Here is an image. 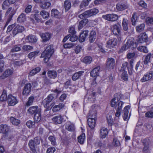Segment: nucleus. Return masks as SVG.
<instances>
[{"mask_svg":"<svg viewBox=\"0 0 153 153\" xmlns=\"http://www.w3.org/2000/svg\"><path fill=\"white\" fill-rule=\"evenodd\" d=\"M97 107V106L95 105L92 106L91 108L92 110L90 111L88 116V125L91 129L94 128L96 124Z\"/></svg>","mask_w":153,"mask_h":153,"instance_id":"1","label":"nucleus"},{"mask_svg":"<svg viewBox=\"0 0 153 153\" xmlns=\"http://www.w3.org/2000/svg\"><path fill=\"white\" fill-rule=\"evenodd\" d=\"M54 52V50L52 45H49L47 46L41 55L42 57H44V61L45 63H46L48 61Z\"/></svg>","mask_w":153,"mask_h":153,"instance_id":"2","label":"nucleus"},{"mask_svg":"<svg viewBox=\"0 0 153 153\" xmlns=\"http://www.w3.org/2000/svg\"><path fill=\"white\" fill-rule=\"evenodd\" d=\"M99 10L96 9H93L85 11L82 14L79 15L78 17L81 19H83L93 15H95L98 13Z\"/></svg>","mask_w":153,"mask_h":153,"instance_id":"3","label":"nucleus"},{"mask_svg":"<svg viewBox=\"0 0 153 153\" xmlns=\"http://www.w3.org/2000/svg\"><path fill=\"white\" fill-rule=\"evenodd\" d=\"M102 18L108 21L114 22L118 19L119 17L116 14L112 13L102 15Z\"/></svg>","mask_w":153,"mask_h":153,"instance_id":"4","label":"nucleus"},{"mask_svg":"<svg viewBox=\"0 0 153 153\" xmlns=\"http://www.w3.org/2000/svg\"><path fill=\"white\" fill-rule=\"evenodd\" d=\"M28 145L30 149L33 153H37L38 152H39V148L35 144L33 140H29Z\"/></svg>","mask_w":153,"mask_h":153,"instance_id":"5","label":"nucleus"},{"mask_svg":"<svg viewBox=\"0 0 153 153\" xmlns=\"http://www.w3.org/2000/svg\"><path fill=\"white\" fill-rule=\"evenodd\" d=\"M18 102V100L16 97L11 94L8 96L7 103L9 106H13L17 104Z\"/></svg>","mask_w":153,"mask_h":153,"instance_id":"6","label":"nucleus"},{"mask_svg":"<svg viewBox=\"0 0 153 153\" xmlns=\"http://www.w3.org/2000/svg\"><path fill=\"white\" fill-rule=\"evenodd\" d=\"M115 62L114 59L111 58H108L107 61L106 68L110 70L113 69L115 65Z\"/></svg>","mask_w":153,"mask_h":153,"instance_id":"7","label":"nucleus"},{"mask_svg":"<svg viewBox=\"0 0 153 153\" xmlns=\"http://www.w3.org/2000/svg\"><path fill=\"white\" fill-rule=\"evenodd\" d=\"M125 45L128 49L131 48L132 49L136 48L137 46V44L134 42V39L133 38L128 39Z\"/></svg>","mask_w":153,"mask_h":153,"instance_id":"8","label":"nucleus"},{"mask_svg":"<svg viewBox=\"0 0 153 153\" xmlns=\"http://www.w3.org/2000/svg\"><path fill=\"white\" fill-rule=\"evenodd\" d=\"M117 43V40L116 39L113 38L109 40L106 44V47L111 49L115 46Z\"/></svg>","mask_w":153,"mask_h":153,"instance_id":"9","label":"nucleus"},{"mask_svg":"<svg viewBox=\"0 0 153 153\" xmlns=\"http://www.w3.org/2000/svg\"><path fill=\"white\" fill-rule=\"evenodd\" d=\"M130 108L129 105H127L125 107L124 110H123V117L124 120L125 121L128 120L130 117L131 114L130 113L129 116H128V110Z\"/></svg>","mask_w":153,"mask_h":153,"instance_id":"10","label":"nucleus"},{"mask_svg":"<svg viewBox=\"0 0 153 153\" xmlns=\"http://www.w3.org/2000/svg\"><path fill=\"white\" fill-rule=\"evenodd\" d=\"M152 78L153 79V71H150L148 73H147L144 75L141 79V81L142 82H144Z\"/></svg>","mask_w":153,"mask_h":153,"instance_id":"11","label":"nucleus"},{"mask_svg":"<svg viewBox=\"0 0 153 153\" xmlns=\"http://www.w3.org/2000/svg\"><path fill=\"white\" fill-rule=\"evenodd\" d=\"M111 30L115 35L120 34V26L119 25H114L111 26Z\"/></svg>","mask_w":153,"mask_h":153,"instance_id":"12","label":"nucleus"},{"mask_svg":"<svg viewBox=\"0 0 153 153\" xmlns=\"http://www.w3.org/2000/svg\"><path fill=\"white\" fill-rule=\"evenodd\" d=\"M120 99V96L117 94H115L114 98L111 100V106L113 107H115L117 103L119 102Z\"/></svg>","mask_w":153,"mask_h":153,"instance_id":"13","label":"nucleus"},{"mask_svg":"<svg viewBox=\"0 0 153 153\" xmlns=\"http://www.w3.org/2000/svg\"><path fill=\"white\" fill-rule=\"evenodd\" d=\"M63 118L61 115L54 116L52 118V122L56 124H61L63 121Z\"/></svg>","mask_w":153,"mask_h":153,"instance_id":"14","label":"nucleus"},{"mask_svg":"<svg viewBox=\"0 0 153 153\" xmlns=\"http://www.w3.org/2000/svg\"><path fill=\"white\" fill-rule=\"evenodd\" d=\"M25 28L23 26L18 25H17L14 29L13 33L15 36L19 33H21L24 31Z\"/></svg>","mask_w":153,"mask_h":153,"instance_id":"15","label":"nucleus"},{"mask_svg":"<svg viewBox=\"0 0 153 153\" xmlns=\"http://www.w3.org/2000/svg\"><path fill=\"white\" fill-rule=\"evenodd\" d=\"M148 41V38L147 35L145 33L141 34L138 37V42L141 43L146 42Z\"/></svg>","mask_w":153,"mask_h":153,"instance_id":"16","label":"nucleus"},{"mask_svg":"<svg viewBox=\"0 0 153 153\" xmlns=\"http://www.w3.org/2000/svg\"><path fill=\"white\" fill-rule=\"evenodd\" d=\"M95 93L94 92L89 90L87 92L85 98H87L91 101H94V100L95 98Z\"/></svg>","mask_w":153,"mask_h":153,"instance_id":"17","label":"nucleus"},{"mask_svg":"<svg viewBox=\"0 0 153 153\" xmlns=\"http://www.w3.org/2000/svg\"><path fill=\"white\" fill-rule=\"evenodd\" d=\"M31 85L30 83L25 84L22 92L23 94L27 95L29 94L31 91Z\"/></svg>","mask_w":153,"mask_h":153,"instance_id":"18","label":"nucleus"},{"mask_svg":"<svg viewBox=\"0 0 153 153\" xmlns=\"http://www.w3.org/2000/svg\"><path fill=\"white\" fill-rule=\"evenodd\" d=\"M13 73L12 70L7 69L5 70L2 74L0 76V78L2 79H4L6 78L11 75Z\"/></svg>","mask_w":153,"mask_h":153,"instance_id":"19","label":"nucleus"},{"mask_svg":"<svg viewBox=\"0 0 153 153\" xmlns=\"http://www.w3.org/2000/svg\"><path fill=\"white\" fill-rule=\"evenodd\" d=\"M9 127L6 124H1L0 125V133L6 134L9 131Z\"/></svg>","mask_w":153,"mask_h":153,"instance_id":"20","label":"nucleus"},{"mask_svg":"<svg viewBox=\"0 0 153 153\" xmlns=\"http://www.w3.org/2000/svg\"><path fill=\"white\" fill-rule=\"evenodd\" d=\"M84 71H83L75 73L72 76V79L73 81H76L79 79L83 75Z\"/></svg>","mask_w":153,"mask_h":153,"instance_id":"21","label":"nucleus"},{"mask_svg":"<svg viewBox=\"0 0 153 153\" xmlns=\"http://www.w3.org/2000/svg\"><path fill=\"white\" fill-rule=\"evenodd\" d=\"M40 35L43 42H46L49 40L51 37V34L48 33H42Z\"/></svg>","mask_w":153,"mask_h":153,"instance_id":"22","label":"nucleus"},{"mask_svg":"<svg viewBox=\"0 0 153 153\" xmlns=\"http://www.w3.org/2000/svg\"><path fill=\"white\" fill-rule=\"evenodd\" d=\"M88 30H85L80 34L79 38L80 42H82L85 40L86 37L88 36Z\"/></svg>","mask_w":153,"mask_h":153,"instance_id":"23","label":"nucleus"},{"mask_svg":"<svg viewBox=\"0 0 153 153\" xmlns=\"http://www.w3.org/2000/svg\"><path fill=\"white\" fill-rule=\"evenodd\" d=\"M51 5V4L50 2L45 1H41L39 4L40 7L44 9L48 8Z\"/></svg>","mask_w":153,"mask_h":153,"instance_id":"24","label":"nucleus"},{"mask_svg":"<svg viewBox=\"0 0 153 153\" xmlns=\"http://www.w3.org/2000/svg\"><path fill=\"white\" fill-rule=\"evenodd\" d=\"M37 106H35L30 107L27 110V111L31 114H33L35 113H36L40 111L38 109Z\"/></svg>","mask_w":153,"mask_h":153,"instance_id":"25","label":"nucleus"},{"mask_svg":"<svg viewBox=\"0 0 153 153\" xmlns=\"http://www.w3.org/2000/svg\"><path fill=\"white\" fill-rule=\"evenodd\" d=\"M65 106V105L62 103H59L58 105H54L52 108V111L53 112L58 111L60 109L63 108Z\"/></svg>","mask_w":153,"mask_h":153,"instance_id":"26","label":"nucleus"},{"mask_svg":"<svg viewBox=\"0 0 153 153\" xmlns=\"http://www.w3.org/2000/svg\"><path fill=\"white\" fill-rule=\"evenodd\" d=\"M100 69V66H97L94 68L91 72V76L94 77L98 76Z\"/></svg>","mask_w":153,"mask_h":153,"instance_id":"27","label":"nucleus"},{"mask_svg":"<svg viewBox=\"0 0 153 153\" xmlns=\"http://www.w3.org/2000/svg\"><path fill=\"white\" fill-rule=\"evenodd\" d=\"M128 5L125 3L120 2L118 3L116 5L117 9L119 10H122L127 8Z\"/></svg>","mask_w":153,"mask_h":153,"instance_id":"28","label":"nucleus"},{"mask_svg":"<svg viewBox=\"0 0 153 153\" xmlns=\"http://www.w3.org/2000/svg\"><path fill=\"white\" fill-rule=\"evenodd\" d=\"M100 136L101 138H105L108 134L107 129L105 128H101L100 130Z\"/></svg>","mask_w":153,"mask_h":153,"instance_id":"29","label":"nucleus"},{"mask_svg":"<svg viewBox=\"0 0 153 153\" xmlns=\"http://www.w3.org/2000/svg\"><path fill=\"white\" fill-rule=\"evenodd\" d=\"M150 143V140L148 139H146L143 141V143L144 147L143 149V151L146 152H147L149 148V145Z\"/></svg>","mask_w":153,"mask_h":153,"instance_id":"30","label":"nucleus"},{"mask_svg":"<svg viewBox=\"0 0 153 153\" xmlns=\"http://www.w3.org/2000/svg\"><path fill=\"white\" fill-rule=\"evenodd\" d=\"M65 128L68 131H74L75 129L74 124L70 122H68L66 123Z\"/></svg>","mask_w":153,"mask_h":153,"instance_id":"31","label":"nucleus"},{"mask_svg":"<svg viewBox=\"0 0 153 153\" xmlns=\"http://www.w3.org/2000/svg\"><path fill=\"white\" fill-rule=\"evenodd\" d=\"M27 39L28 42L32 43H35L37 40V38L34 35H30L27 36Z\"/></svg>","mask_w":153,"mask_h":153,"instance_id":"32","label":"nucleus"},{"mask_svg":"<svg viewBox=\"0 0 153 153\" xmlns=\"http://www.w3.org/2000/svg\"><path fill=\"white\" fill-rule=\"evenodd\" d=\"M39 51H35L29 53L28 55V57L30 59H31L33 58H34L39 55Z\"/></svg>","mask_w":153,"mask_h":153,"instance_id":"33","label":"nucleus"},{"mask_svg":"<svg viewBox=\"0 0 153 153\" xmlns=\"http://www.w3.org/2000/svg\"><path fill=\"white\" fill-rule=\"evenodd\" d=\"M51 16L56 18H59L61 15V13L59 12L56 9H53L51 10Z\"/></svg>","mask_w":153,"mask_h":153,"instance_id":"34","label":"nucleus"},{"mask_svg":"<svg viewBox=\"0 0 153 153\" xmlns=\"http://www.w3.org/2000/svg\"><path fill=\"white\" fill-rule=\"evenodd\" d=\"M15 13V11L12 7L9 8L6 13L5 15L7 16L9 14V17H12L13 16Z\"/></svg>","mask_w":153,"mask_h":153,"instance_id":"35","label":"nucleus"},{"mask_svg":"<svg viewBox=\"0 0 153 153\" xmlns=\"http://www.w3.org/2000/svg\"><path fill=\"white\" fill-rule=\"evenodd\" d=\"M85 140V135L84 133L81 134L78 137V142L81 144H82L84 143Z\"/></svg>","mask_w":153,"mask_h":153,"instance_id":"36","label":"nucleus"},{"mask_svg":"<svg viewBox=\"0 0 153 153\" xmlns=\"http://www.w3.org/2000/svg\"><path fill=\"white\" fill-rule=\"evenodd\" d=\"M48 76L51 78L54 79L57 76V73L54 71H50L48 72Z\"/></svg>","mask_w":153,"mask_h":153,"instance_id":"37","label":"nucleus"},{"mask_svg":"<svg viewBox=\"0 0 153 153\" xmlns=\"http://www.w3.org/2000/svg\"><path fill=\"white\" fill-rule=\"evenodd\" d=\"M137 13L135 12H134L131 18V22L132 24L133 25H136V22H137Z\"/></svg>","mask_w":153,"mask_h":153,"instance_id":"38","label":"nucleus"},{"mask_svg":"<svg viewBox=\"0 0 153 153\" xmlns=\"http://www.w3.org/2000/svg\"><path fill=\"white\" fill-rule=\"evenodd\" d=\"M40 111L36 113L34 116V120L37 123L40 121L41 119V116L40 113Z\"/></svg>","mask_w":153,"mask_h":153,"instance_id":"39","label":"nucleus"},{"mask_svg":"<svg viewBox=\"0 0 153 153\" xmlns=\"http://www.w3.org/2000/svg\"><path fill=\"white\" fill-rule=\"evenodd\" d=\"M64 4L65 9L67 11L70 9L71 3L69 1L67 0L64 1Z\"/></svg>","mask_w":153,"mask_h":153,"instance_id":"40","label":"nucleus"},{"mask_svg":"<svg viewBox=\"0 0 153 153\" xmlns=\"http://www.w3.org/2000/svg\"><path fill=\"white\" fill-rule=\"evenodd\" d=\"M7 99V92L5 90H4L1 95L0 96V100L1 101H6Z\"/></svg>","mask_w":153,"mask_h":153,"instance_id":"41","label":"nucleus"},{"mask_svg":"<svg viewBox=\"0 0 153 153\" xmlns=\"http://www.w3.org/2000/svg\"><path fill=\"white\" fill-rule=\"evenodd\" d=\"M92 60V58L91 56H85L82 59V62L86 64H89Z\"/></svg>","mask_w":153,"mask_h":153,"instance_id":"42","label":"nucleus"},{"mask_svg":"<svg viewBox=\"0 0 153 153\" xmlns=\"http://www.w3.org/2000/svg\"><path fill=\"white\" fill-rule=\"evenodd\" d=\"M96 37V33L94 31H92L90 33L89 37V41L91 42H93Z\"/></svg>","mask_w":153,"mask_h":153,"instance_id":"43","label":"nucleus"},{"mask_svg":"<svg viewBox=\"0 0 153 153\" xmlns=\"http://www.w3.org/2000/svg\"><path fill=\"white\" fill-rule=\"evenodd\" d=\"M88 20L87 19H84L81 21L79 23V24L78 27L79 29H81L82 27L85 26L88 22Z\"/></svg>","mask_w":153,"mask_h":153,"instance_id":"44","label":"nucleus"},{"mask_svg":"<svg viewBox=\"0 0 153 153\" xmlns=\"http://www.w3.org/2000/svg\"><path fill=\"white\" fill-rule=\"evenodd\" d=\"M128 21L127 19L124 18L123 19L122 22V25L123 27V29L125 31L127 30L128 29Z\"/></svg>","mask_w":153,"mask_h":153,"instance_id":"45","label":"nucleus"},{"mask_svg":"<svg viewBox=\"0 0 153 153\" xmlns=\"http://www.w3.org/2000/svg\"><path fill=\"white\" fill-rule=\"evenodd\" d=\"M41 70V68L39 67H37L31 71L30 73V75L33 76L39 72Z\"/></svg>","mask_w":153,"mask_h":153,"instance_id":"46","label":"nucleus"},{"mask_svg":"<svg viewBox=\"0 0 153 153\" xmlns=\"http://www.w3.org/2000/svg\"><path fill=\"white\" fill-rule=\"evenodd\" d=\"M26 20L25 14L22 13L18 17L17 21L19 22H24Z\"/></svg>","mask_w":153,"mask_h":153,"instance_id":"47","label":"nucleus"},{"mask_svg":"<svg viewBox=\"0 0 153 153\" xmlns=\"http://www.w3.org/2000/svg\"><path fill=\"white\" fill-rule=\"evenodd\" d=\"M34 100V97L33 96L30 97L27 101L26 103V105L27 106H30L33 104Z\"/></svg>","mask_w":153,"mask_h":153,"instance_id":"48","label":"nucleus"},{"mask_svg":"<svg viewBox=\"0 0 153 153\" xmlns=\"http://www.w3.org/2000/svg\"><path fill=\"white\" fill-rule=\"evenodd\" d=\"M10 121L13 125L17 126L20 123V121L18 119H16L13 117H11L10 118Z\"/></svg>","mask_w":153,"mask_h":153,"instance_id":"49","label":"nucleus"},{"mask_svg":"<svg viewBox=\"0 0 153 153\" xmlns=\"http://www.w3.org/2000/svg\"><path fill=\"white\" fill-rule=\"evenodd\" d=\"M91 0H83L81 2L80 5V8H83V7L87 6L90 1Z\"/></svg>","mask_w":153,"mask_h":153,"instance_id":"50","label":"nucleus"},{"mask_svg":"<svg viewBox=\"0 0 153 153\" xmlns=\"http://www.w3.org/2000/svg\"><path fill=\"white\" fill-rule=\"evenodd\" d=\"M40 14L44 19L47 18L49 16L48 13L44 10L41 11L40 12Z\"/></svg>","mask_w":153,"mask_h":153,"instance_id":"51","label":"nucleus"},{"mask_svg":"<svg viewBox=\"0 0 153 153\" xmlns=\"http://www.w3.org/2000/svg\"><path fill=\"white\" fill-rule=\"evenodd\" d=\"M122 73L121 75L122 79L124 81H126L128 79V74L126 71H121Z\"/></svg>","mask_w":153,"mask_h":153,"instance_id":"52","label":"nucleus"},{"mask_svg":"<svg viewBox=\"0 0 153 153\" xmlns=\"http://www.w3.org/2000/svg\"><path fill=\"white\" fill-rule=\"evenodd\" d=\"M145 25L144 24H140L139 25L136 27V30L137 32H140L143 31Z\"/></svg>","mask_w":153,"mask_h":153,"instance_id":"53","label":"nucleus"},{"mask_svg":"<svg viewBox=\"0 0 153 153\" xmlns=\"http://www.w3.org/2000/svg\"><path fill=\"white\" fill-rule=\"evenodd\" d=\"M145 116L146 117L148 118L153 117V107L150 111H148L145 114Z\"/></svg>","mask_w":153,"mask_h":153,"instance_id":"54","label":"nucleus"},{"mask_svg":"<svg viewBox=\"0 0 153 153\" xmlns=\"http://www.w3.org/2000/svg\"><path fill=\"white\" fill-rule=\"evenodd\" d=\"M48 139L51 142V144L52 145L54 146L56 144V139L54 136H50L48 137Z\"/></svg>","mask_w":153,"mask_h":153,"instance_id":"55","label":"nucleus"},{"mask_svg":"<svg viewBox=\"0 0 153 153\" xmlns=\"http://www.w3.org/2000/svg\"><path fill=\"white\" fill-rule=\"evenodd\" d=\"M123 102L121 101H119L117 104L115 108L116 110H121Z\"/></svg>","mask_w":153,"mask_h":153,"instance_id":"56","label":"nucleus"},{"mask_svg":"<svg viewBox=\"0 0 153 153\" xmlns=\"http://www.w3.org/2000/svg\"><path fill=\"white\" fill-rule=\"evenodd\" d=\"M33 48V47L31 46L28 45H25L23 46L22 49L24 51H28L32 50Z\"/></svg>","mask_w":153,"mask_h":153,"instance_id":"57","label":"nucleus"},{"mask_svg":"<svg viewBox=\"0 0 153 153\" xmlns=\"http://www.w3.org/2000/svg\"><path fill=\"white\" fill-rule=\"evenodd\" d=\"M128 63L126 62H124L123 63L122 66L120 68V71H126V70L128 65Z\"/></svg>","mask_w":153,"mask_h":153,"instance_id":"58","label":"nucleus"},{"mask_svg":"<svg viewBox=\"0 0 153 153\" xmlns=\"http://www.w3.org/2000/svg\"><path fill=\"white\" fill-rule=\"evenodd\" d=\"M134 63V60L133 59H131L130 62V68H129L128 67H127V68L128 70V72L129 73L131 74L132 73V70L133 68V64Z\"/></svg>","mask_w":153,"mask_h":153,"instance_id":"59","label":"nucleus"},{"mask_svg":"<svg viewBox=\"0 0 153 153\" xmlns=\"http://www.w3.org/2000/svg\"><path fill=\"white\" fill-rule=\"evenodd\" d=\"M10 4L8 0H6L3 3L2 5V8L4 10L7 8Z\"/></svg>","mask_w":153,"mask_h":153,"instance_id":"60","label":"nucleus"},{"mask_svg":"<svg viewBox=\"0 0 153 153\" xmlns=\"http://www.w3.org/2000/svg\"><path fill=\"white\" fill-rule=\"evenodd\" d=\"M35 123L31 120H29L26 123V125L29 128H32L34 127Z\"/></svg>","mask_w":153,"mask_h":153,"instance_id":"61","label":"nucleus"},{"mask_svg":"<svg viewBox=\"0 0 153 153\" xmlns=\"http://www.w3.org/2000/svg\"><path fill=\"white\" fill-rule=\"evenodd\" d=\"M113 144L115 146H119L120 145V143L117 138H115L113 139Z\"/></svg>","mask_w":153,"mask_h":153,"instance_id":"62","label":"nucleus"},{"mask_svg":"<svg viewBox=\"0 0 153 153\" xmlns=\"http://www.w3.org/2000/svg\"><path fill=\"white\" fill-rule=\"evenodd\" d=\"M70 40L71 42H74L76 41L78 39V37L76 36L75 34L70 35Z\"/></svg>","mask_w":153,"mask_h":153,"instance_id":"63","label":"nucleus"},{"mask_svg":"<svg viewBox=\"0 0 153 153\" xmlns=\"http://www.w3.org/2000/svg\"><path fill=\"white\" fill-rule=\"evenodd\" d=\"M56 151V149L54 147L48 148L47 150L46 153H54Z\"/></svg>","mask_w":153,"mask_h":153,"instance_id":"64","label":"nucleus"}]
</instances>
